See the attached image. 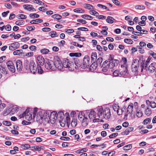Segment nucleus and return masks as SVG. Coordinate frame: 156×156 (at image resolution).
Returning <instances> with one entry per match:
<instances>
[{
	"label": "nucleus",
	"instance_id": "6e6d98bb",
	"mask_svg": "<svg viewBox=\"0 0 156 156\" xmlns=\"http://www.w3.org/2000/svg\"><path fill=\"white\" fill-rule=\"evenodd\" d=\"M2 123L4 125L7 126H9L12 124L11 122L7 121H3L2 122Z\"/></svg>",
	"mask_w": 156,
	"mask_h": 156
},
{
	"label": "nucleus",
	"instance_id": "a211bd4d",
	"mask_svg": "<svg viewBox=\"0 0 156 156\" xmlns=\"http://www.w3.org/2000/svg\"><path fill=\"white\" fill-rule=\"evenodd\" d=\"M97 115L99 118L103 119V110L102 108L98 109Z\"/></svg>",
	"mask_w": 156,
	"mask_h": 156
},
{
	"label": "nucleus",
	"instance_id": "bb28decb",
	"mask_svg": "<svg viewBox=\"0 0 156 156\" xmlns=\"http://www.w3.org/2000/svg\"><path fill=\"white\" fill-rule=\"evenodd\" d=\"M114 20L115 21V20L113 17L111 16H108L107 17L106 20V22L108 23L112 24L114 22Z\"/></svg>",
	"mask_w": 156,
	"mask_h": 156
},
{
	"label": "nucleus",
	"instance_id": "58836bf2",
	"mask_svg": "<svg viewBox=\"0 0 156 156\" xmlns=\"http://www.w3.org/2000/svg\"><path fill=\"white\" fill-rule=\"evenodd\" d=\"M73 11L75 12L83 13L84 12V10L81 8H76L73 10Z\"/></svg>",
	"mask_w": 156,
	"mask_h": 156
},
{
	"label": "nucleus",
	"instance_id": "412c9836",
	"mask_svg": "<svg viewBox=\"0 0 156 156\" xmlns=\"http://www.w3.org/2000/svg\"><path fill=\"white\" fill-rule=\"evenodd\" d=\"M57 115V113L56 111H54L52 112H51L50 114V117L49 118V120H51L52 119H56Z\"/></svg>",
	"mask_w": 156,
	"mask_h": 156
},
{
	"label": "nucleus",
	"instance_id": "b1692460",
	"mask_svg": "<svg viewBox=\"0 0 156 156\" xmlns=\"http://www.w3.org/2000/svg\"><path fill=\"white\" fill-rule=\"evenodd\" d=\"M103 61V58L101 57H100L99 58H98L97 59L96 62V63L98 65H99L100 66L101 68L104 67V66H102V65H103V63L102 64H101V63Z\"/></svg>",
	"mask_w": 156,
	"mask_h": 156
},
{
	"label": "nucleus",
	"instance_id": "8fccbe9b",
	"mask_svg": "<svg viewBox=\"0 0 156 156\" xmlns=\"http://www.w3.org/2000/svg\"><path fill=\"white\" fill-rule=\"evenodd\" d=\"M151 118L146 119L144 120L143 123L144 125L147 124L149 122L151 121Z\"/></svg>",
	"mask_w": 156,
	"mask_h": 156
},
{
	"label": "nucleus",
	"instance_id": "c03bdc74",
	"mask_svg": "<svg viewBox=\"0 0 156 156\" xmlns=\"http://www.w3.org/2000/svg\"><path fill=\"white\" fill-rule=\"evenodd\" d=\"M133 127L131 126L128 127L125 130V132L126 133V135H128L129 132L133 131Z\"/></svg>",
	"mask_w": 156,
	"mask_h": 156
},
{
	"label": "nucleus",
	"instance_id": "aec40b11",
	"mask_svg": "<svg viewBox=\"0 0 156 156\" xmlns=\"http://www.w3.org/2000/svg\"><path fill=\"white\" fill-rule=\"evenodd\" d=\"M128 66H126L125 69H123V70L121 72H120V74L121 76H127L128 74Z\"/></svg>",
	"mask_w": 156,
	"mask_h": 156
},
{
	"label": "nucleus",
	"instance_id": "1a4fd4ad",
	"mask_svg": "<svg viewBox=\"0 0 156 156\" xmlns=\"http://www.w3.org/2000/svg\"><path fill=\"white\" fill-rule=\"evenodd\" d=\"M30 71L32 73L34 74L37 71V67L33 60L30 61Z\"/></svg>",
	"mask_w": 156,
	"mask_h": 156
},
{
	"label": "nucleus",
	"instance_id": "de8ad7c7",
	"mask_svg": "<svg viewBox=\"0 0 156 156\" xmlns=\"http://www.w3.org/2000/svg\"><path fill=\"white\" fill-rule=\"evenodd\" d=\"M87 151V149L86 148H83L81 149L78 150L76 151L75 152L77 154L82 153L84 152H86Z\"/></svg>",
	"mask_w": 156,
	"mask_h": 156
},
{
	"label": "nucleus",
	"instance_id": "ea45409f",
	"mask_svg": "<svg viewBox=\"0 0 156 156\" xmlns=\"http://www.w3.org/2000/svg\"><path fill=\"white\" fill-rule=\"evenodd\" d=\"M132 148V145L129 144L126 145L123 147V149L124 150H128Z\"/></svg>",
	"mask_w": 156,
	"mask_h": 156
},
{
	"label": "nucleus",
	"instance_id": "20e7f679",
	"mask_svg": "<svg viewBox=\"0 0 156 156\" xmlns=\"http://www.w3.org/2000/svg\"><path fill=\"white\" fill-rule=\"evenodd\" d=\"M90 66V58L87 55L84 56L82 63L81 68L85 69L88 68Z\"/></svg>",
	"mask_w": 156,
	"mask_h": 156
},
{
	"label": "nucleus",
	"instance_id": "c85d7f7f",
	"mask_svg": "<svg viewBox=\"0 0 156 156\" xmlns=\"http://www.w3.org/2000/svg\"><path fill=\"white\" fill-rule=\"evenodd\" d=\"M37 70L38 73L39 74H42L44 72V71L42 69L41 66L38 62H37Z\"/></svg>",
	"mask_w": 156,
	"mask_h": 156
},
{
	"label": "nucleus",
	"instance_id": "423d86ee",
	"mask_svg": "<svg viewBox=\"0 0 156 156\" xmlns=\"http://www.w3.org/2000/svg\"><path fill=\"white\" fill-rule=\"evenodd\" d=\"M7 67L9 70L12 73L15 72V68L14 65L12 61H9L6 63Z\"/></svg>",
	"mask_w": 156,
	"mask_h": 156
},
{
	"label": "nucleus",
	"instance_id": "6ab92c4d",
	"mask_svg": "<svg viewBox=\"0 0 156 156\" xmlns=\"http://www.w3.org/2000/svg\"><path fill=\"white\" fill-rule=\"evenodd\" d=\"M133 105L132 103H131L128 107L127 110V112L128 114H131L132 115L133 114Z\"/></svg>",
	"mask_w": 156,
	"mask_h": 156
},
{
	"label": "nucleus",
	"instance_id": "5701e85b",
	"mask_svg": "<svg viewBox=\"0 0 156 156\" xmlns=\"http://www.w3.org/2000/svg\"><path fill=\"white\" fill-rule=\"evenodd\" d=\"M64 118V112L62 111H60L57 114L56 118H60V120H63Z\"/></svg>",
	"mask_w": 156,
	"mask_h": 156
},
{
	"label": "nucleus",
	"instance_id": "e433bc0d",
	"mask_svg": "<svg viewBox=\"0 0 156 156\" xmlns=\"http://www.w3.org/2000/svg\"><path fill=\"white\" fill-rule=\"evenodd\" d=\"M98 66V65L97 64H95V65L94 63H92L90 66H89V68L91 70H93V71L95 70L97 67Z\"/></svg>",
	"mask_w": 156,
	"mask_h": 156
},
{
	"label": "nucleus",
	"instance_id": "4c0bfd02",
	"mask_svg": "<svg viewBox=\"0 0 156 156\" xmlns=\"http://www.w3.org/2000/svg\"><path fill=\"white\" fill-rule=\"evenodd\" d=\"M44 119L43 116V113L42 112H39L37 116V121L38 122V120L40 119Z\"/></svg>",
	"mask_w": 156,
	"mask_h": 156
},
{
	"label": "nucleus",
	"instance_id": "4d7b16f0",
	"mask_svg": "<svg viewBox=\"0 0 156 156\" xmlns=\"http://www.w3.org/2000/svg\"><path fill=\"white\" fill-rule=\"evenodd\" d=\"M27 29L28 31H32L35 30V27L33 26H28L26 28Z\"/></svg>",
	"mask_w": 156,
	"mask_h": 156
},
{
	"label": "nucleus",
	"instance_id": "6e6552de",
	"mask_svg": "<svg viewBox=\"0 0 156 156\" xmlns=\"http://www.w3.org/2000/svg\"><path fill=\"white\" fill-rule=\"evenodd\" d=\"M103 119H108L111 116V112L110 109L106 108L103 110Z\"/></svg>",
	"mask_w": 156,
	"mask_h": 156
},
{
	"label": "nucleus",
	"instance_id": "473e14b6",
	"mask_svg": "<svg viewBox=\"0 0 156 156\" xmlns=\"http://www.w3.org/2000/svg\"><path fill=\"white\" fill-rule=\"evenodd\" d=\"M43 21V20L42 19H36L31 21L30 22V23L32 24H35L37 23H35V22H38V23H41Z\"/></svg>",
	"mask_w": 156,
	"mask_h": 156
},
{
	"label": "nucleus",
	"instance_id": "0e129e2a",
	"mask_svg": "<svg viewBox=\"0 0 156 156\" xmlns=\"http://www.w3.org/2000/svg\"><path fill=\"white\" fill-rule=\"evenodd\" d=\"M84 5L86 6L85 8L88 9H91V7H93L92 5L90 4H85Z\"/></svg>",
	"mask_w": 156,
	"mask_h": 156
},
{
	"label": "nucleus",
	"instance_id": "09e8293b",
	"mask_svg": "<svg viewBox=\"0 0 156 156\" xmlns=\"http://www.w3.org/2000/svg\"><path fill=\"white\" fill-rule=\"evenodd\" d=\"M145 113L146 115L148 116L151 114V111L149 108H147L145 111Z\"/></svg>",
	"mask_w": 156,
	"mask_h": 156
},
{
	"label": "nucleus",
	"instance_id": "e2e57ef3",
	"mask_svg": "<svg viewBox=\"0 0 156 156\" xmlns=\"http://www.w3.org/2000/svg\"><path fill=\"white\" fill-rule=\"evenodd\" d=\"M119 74H120V71L117 70H115L113 73V75L115 76H119Z\"/></svg>",
	"mask_w": 156,
	"mask_h": 156
},
{
	"label": "nucleus",
	"instance_id": "c9c22d12",
	"mask_svg": "<svg viewBox=\"0 0 156 156\" xmlns=\"http://www.w3.org/2000/svg\"><path fill=\"white\" fill-rule=\"evenodd\" d=\"M97 58V53L96 52H93L91 54V58L92 62L94 63V61L96 60Z\"/></svg>",
	"mask_w": 156,
	"mask_h": 156
},
{
	"label": "nucleus",
	"instance_id": "f3484780",
	"mask_svg": "<svg viewBox=\"0 0 156 156\" xmlns=\"http://www.w3.org/2000/svg\"><path fill=\"white\" fill-rule=\"evenodd\" d=\"M23 8L27 10L30 11L33 10V11H35V9L33 7V6L30 5H23Z\"/></svg>",
	"mask_w": 156,
	"mask_h": 156
},
{
	"label": "nucleus",
	"instance_id": "338daca9",
	"mask_svg": "<svg viewBox=\"0 0 156 156\" xmlns=\"http://www.w3.org/2000/svg\"><path fill=\"white\" fill-rule=\"evenodd\" d=\"M77 22L81 23L83 24H85L87 23L86 20L83 19H78L77 20Z\"/></svg>",
	"mask_w": 156,
	"mask_h": 156
},
{
	"label": "nucleus",
	"instance_id": "dca6fc26",
	"mask_svg": "<svg viewBox=\"0 0 156 156\" xmlns=\"http://www.w3.org/2000/svg\"><path fill=\"white\" fill-rule=\"evenodd\" d=\"M156 63L153 62L151 63L148 67V70L151 73H153L156 69Z\"/></svg>",
	"mask_w": 156,
	"mask_h": 156
},
{
	"label": "nucleus",
	"instance_id": "49530a36",
	"mask_svg": "<svg viewBox=\"0 0 156 156\" xmlns=\"http://www.w3.org/2000/svg\"><path fill=\"white\" fill-rule=\"evenodd\" d=\"M124 41L125 43L129 44H132L133 43V41L130 39L125 38L124 39Z\"/></svg>",
	"mask_w": 156,
	"mask_h": 156
},
{
	"label": "nucleus",
	"instance_id": "72a5a7b5",
	"mask_svg": "<svg viewBox=\"0 0 156 156\" xmlns=\"http://www.w3.org/2000/svg\"><path fill=\"white\" fill-rule=\"evenodd\" d=\"M51 17L58 20H60L62 18V16L61 15L57 14L52 15Z\"/></svg>",
	"mask_w": 156,
	"mask_h": 156
},
{
	"label": "nucleus",
	"instance_id": "79ce46f5",
	"mask_svg": "<svg viewBox=\"0 0 156 156\" xmlns=\"http://www.w3.org/2000/svg\"><path fill=\"white\" fill-rule=\"evenodd\" d=\"M25 23V22L23 20H20L16 21L15 24L17 25L20 26L21 25H23Z\"/></svg>",
	"mask_w": 156,
	"mask_h": 156
},
{
	"label": "nucleus",
	"instance_id": "37998d69",
	"mask_svg": "<svg viewBox=\"0 0 156 156\" xmlns=\"http://www.w3.org/2000/svg\"><path fill=\"white\" fill-rule=\"evenodd\" d=\"M29 16L31 19H34L38 18L39 17V15L36 13H31L30 14Z\"/></svg>",
	"mask_w": 156,
	"mask_h": 156
},
{
	"label": "nucleus",
	"instance_id": "9b49d317",
	"mask_svg": "<svg viewBox=\"0 0 156 156\" xmlns=\"http://www.w3.org/2000/svg\"><path fill=\"white\" fill-rule=\"evenodd\" d=\"M20 46V44L18 42H15L10 44L9 47L10 50L13 51L19 48Z\"/></svg>",
	"mask_w": 156,
	"mask_h": 156
},
{
	"label": "nucleus",
	"instance_id": "9d476101",
	"mask_svg": "<svg viewBox=\"0 0 156 156\" xmlns=\"http://www.w3.org/2000/svg\"><path fill=\"white\" fill-rule=\"evenodd\" d=\"M30 61L29 62L28 60L26 59L24 61L23 63L24 69L25 70V71L27 72H29L30 71Z\"/></svg>",
	"mask_w": 156,
	"mask_h": 156
},
{
	"label": "nucleus",
	"instance_id": "13d9d810",
	"mask_svg": "<svg viewBox=\"0 0 156 156\" xmlns=\"http://www.w3.org/2000/svg\"><path fill=\"white\" fill-rule=\"evenodd\" d=\"M31 150L33 151H40V150L39 149V146L38 147H35V146H33L30 147Z\"/></svg>",
	"mask_w": 156,
	"mask_h": 156
},
{
	"label": "nucleus",
	"instance_id": "4be33fe9",
	"mask_svg": "<svg viewBox=\"0 0 156 156\" xmlns=\"http://www.w3.org/2000/svg\"><path fill=\"white\" fill-rule=\"evenodd\" d=\"M96 113L94 111H91L89 115V117L90 119H94L96 118Z\"/></svg>",
	"mask_w": 156,
	"mask_h": 156
},
{
	"label": "nucleus",
	"instance_id": "603ef678",
	"mask_svg": "<svg viewBox=\"0 0 156 156\" xmlns=\"http://www.w3.org/2000/svg\"><path fill=\"white\" fill-rule=\"evenodd\" d=\"M97 6L103 9L107 10L108 11H109V9L108 8L106 7L105 6L101 4H98L97 5Z\"/></svg>",
	"mask_w": 156,
	"mask_h": 156
},
{
	"label": "nucleus",
	"instance_id": "0eeeda50",
	"mask_svg": "<svg viewBox=\"0 0 156 156\" xmlns=\"http://www.w3.org/2000/svg\"><path fill=\"white\" fill-rule=\"evenodd\" d=\"M53 64L58 69H61V66H59L58 65L59 63H62L61 60L59 57L57 56H55L54 58Z\"/></svg>",
	"mask_w": 156,
	"mask_h": 156
},
{
	"label": "nucleus",
	"instance_id": "5fc2aeb1",
	"mask_svg": "<svg viewBox=\"0 0 156 156\" xmlns=\"http://www.w3.org/2000/svg\"><path fill=\"white\" fill-rule=\"evenodd\" d=\"M90 14L93 15H96L97 17L98 16L99 13L98 12L94 10H91L90 11Z\"/></svg>",
	"mask_w": 156,
	"mask_h": 156
},
{
	"label": "nucleus",
	"instance_id": "7c9ffc66",
	"mask_svg": "<svg viewBox=\"0 0 156 156\" xmlns=\"http://www.w3.org/2000/svg\"><path fill=\"white\" fill-rule=\"evenodd\" d=\"M77 124V120L76 119L73 118L71 123V125L73 127H75Z\"/></svg>",
	"mask_w": 156,
	"mask_h": 156
},
{
	"label": "nucleus",
	"instance_id": "f704fd0d",
	"mask_svg": "<svg viewBox=\"0 0 156 156\" xmlns=\"http://www.w3.org/2000/svg\"><path fill=\"white\" fill-rule=\"evenodd\" d=\"M22 54H23V50L22 49L15 51L13 52V54L15 55H20Z\"/></svg>",
	"mask_w": 156,
	"mask_h": 156
},
{
	"label": "nucleus",
	"instance_id": "a18cd8bd",
	"mask_svg": "<svg viewBox=\"0 0 156 156\" xmlns=\"http://www.w3.org/2000/svg\"><path fill=\"white\" fill-rule=\"evenodd\" d=\"M20 147L23 149H27L30 147V145L28 144H22Z\"/></svg>",
	"mask_w": 156,
	"mask_h": 156
},
{
	"label": "nucleus",
	"instance_id": "2f4dec72",
	"mask_svg": "<svg viewBox=\"0 0 156 156\" xmlns=\"http://www.w3.org/2000/svg\"><path fill=\"white\" fill-rule=\"evenodd\" d=\"M69 56L71 57H79L81 56V53L79 52L71 53L69 54Z\"/></svg>",
	"mask_w": 156,
	"mask_h": 156
},
{
	"label": "nucleus",
	"instance_id": "393cba45",
	"mask_svg": "<svg viewBox=\"0 0 156 156\" xmlns=\"http://www.w3.org/2000/svg\"><path fill=\"white\" fill-rule=\"evenodd\" d=\"M29 111V109L27 108V109L26 111L23 113L25 115V118L28 121L32 119V115H30V117H29V118L27 119V117H28V114Z\"/></svg>",
	"mask_w": 156,
	"mask_h": 156
},
{
	"label": "nucleus",
	"instance_id": "f257e3e1",
	"mask_svg": "<svg viewBox=\"0 0 156 156\" xmlns=\"http://www.w3.org/2000/svg\"><path fill=\"white\" fill-rule=\"evenodd\" d=\"M119 63V61L117 59H115L112 61L110 59L108 58L103 62V65L104 67L102 68V70L103 72H107L109 69L113 68L114 66H117Z\"/></svg>",
	"mask_w": 156,
	"mask_h": 156
},
{
	"label": "nucleus",
	"instance_id": "7ed1b4c3",
	"mask_svg": "<svg viewBox=\"0 0 156 156\" xmlns=\"http://www.w3.org/2000/svg\"><path fill=\"white\" fill-rule=\"evenodd\" d=\"M139 65V61L137 59H135L133 60L131 65V70L132 72L135 73L136 76L138 74Z\"/></svg>",
	"mask_w": 156,
	"mask_h": 156
},
{
	"label": "nucleus",
	"instance_id": "f8f14e48",
	"mask_svg": "<svg viewBox=\"0 0 156 156\" xmlns=\"http://www.w3.org/2000/svg\"><path fill=\"white\" fill-rule=\"evenodd\" d=\"M16 66L18 72H21L22 71L23 66L22 62L20 60H17L16 62Z\"/></svg>",
	"mask_w": 156,
	"mask_h": 156
},
{
	"label": "nucleus",
	"instance_id": "4468645a",
	"mask_svg": "<svg viewBox=\"0 0 156 156\" xmlns=\"http://www.w3.org/2000/svg\"><path fill=\"white\" fill-rule=\"evenodd\" d=\"M74 63L76 66H76L75 67V68L76 69H77V68L80 67H81V68L82 63H81L78 58H74Z\"/></svg>",
	"mask_w": 156,
	"mask_h": 156
},
{
	"label": "nucleus",
	"instance_id": "cd10ccee",
	"mask_svg": "<svg viewBox=\"0 0 156 156\" xmlns=\"http://www.w3.org/2000/svg\"><path fill=\"white\" fill-rule=\"evenodd\" d=\"M43 116L44 119H48L47 121H48L49 120V118L50 117L49 112L48 111L44 112L43 114Z\"/></svg>",
	"mask_w": 156,
	"mask_h": 156
},
{
	"label": "nucleus",
	"instance_id": "680f3d73",
	"mask_svg": "<svg viewBox=\"0 0 156 156\" xmlns=\"http://www.w3.org/2000/svg\"><path fill=\"white\" fill-rule=\"evenodd\" d=\"M1 73L3 74H8V71L7 70V69H6V68H5L4 67H3L2 68V70Z\"/></svg>",
	"mask_w": 156,
	"mask_h": 156
},
{
	"label": "nucleus",
	"instance_id": "774afa93",
	"mask_svg": "<svg viewBox=\"0 0 156 156\" xmlns=\"http://www.w3.org/2000/svg\"><path fill=\"white\" fill-rule=\"evenodd\" d=\"M10 113V110L9 108H7L3 112V115L4 116H6L9 114Z\"/></svg>",
	"mask_w": 156,
	"mask_h": 156
},
{
	"label": "nucleus",
	"instance_id": "052dcab7",
	"mask_svg": "<svg viewBox=\"0 0 156 156\" xmlns=\"http://www.w3.org/2000/svg\"><path fill=\"white\" fill-rule=\"evenodd\" d=\"M136 115L137 117L139 118L140 117L142 116L143 113L141 111L139 110V111H137L136 113Z\"/></svg>",
	"mask_w": 156,
	"mask_h": 156
},
{
	"label": "nucleus",
	"instance_id": "39448f33",
	"mask_svg": "<svg viewBox=\"0 0 156 156\" xmlns=\"http://www.w3.org/2000/svg\"><path fill=\"white\" fill-rule=\"evenodd\" d=\"M44 64L45 67L47 69L53 70V62L51 60L46 58Z\"/></svg>",
	"mask_w": 156,
	"mask_h": 156
},
{
	"label": "nucleus",
	"instance_id": "ddd939ff",
	"mask_svg": "<svg viewBox=\"0 0 156 156\" xmlns=\"http://www.w3.org/2000/svg\"><path fill=\"white\" fill-rule=\"evenodd\" d=\"M139 62L140 63L141 67V72H142L143 69H145L147 68L148 65L146 63H145V60H142L141 58L139 59Z\"/></svg>",
	"mask_w": 156,
	"mask_h": 156
},
{
	"label": "nucleus",
	"instance_id": "f03ea898",
	"mask_svg": "<svg viewBox=\"0 0 156 156\" xmlns=\"http://www.w3.org/2000/svg\"><path fill=\"white\" fill-rule=\"evenodd\" d=\"M63 67L68 68L70 71L74 69V65L73 62L68 59H64L63 61Z\"/></svg>",
	"mask_w": 156,
	"mask_h": 156
},
{
	"label": "nucleus",
	"instance_id": "69168bd1",
	"mask_svg": "<svg viewBox=\"0 0 156 156\" xmlns=\"http://www.w3.org/2000/svg\"><path fill=\"white\" fill-rule=\"evenodd\" d=\"M38 9L40 11L44 12L47 10V9L45 8L44 7L42 6L39 8Z\"/></svg>",
	"mask_w": 156,
	"mask_h": 156
},
{
	"label": "nucleus",
	"instance_id": "bf43d9fd",
	"mask_svg": "<svg viewBox=\"0 0 156 156\" xmlns=\"http://www.w3.org/2000/svg\"><path fill=\"white\" fill-rule=\"evenodd\" d=\"M132 34H133L136 35L137 36H142L143 34H144V33H142L141 32H139L136 31H133Z\"/></svg>",
	"mask_w": 156,
	"mask_h": 156
},
{
	"label": "nucleus",
	"instance_id": "a19ab883",
	"mask_svg": "<svg viewBox=\"0 0 156 156\" xmlns=\"http://www.w3.org/2000/svg\"><path fill=\"white\" fill-rule=\"evenodd\" d=\"M40 51L41 53L43 54H47L49 52V51L48 49L45 48L42 49L40 50Z\"/></svg>",
	"mask_w": 156,
	"mask_h": 156
},
{
	"label": "nucleus",
	"instance_id": "864d4df0",
	"mask_svg": "<svg viewBox=\"0 0 156 156\" xmlns=\"http://www.w3.org/2000/svg\"><path fill=\"white\" fill-rule=\"evenodd\" d=\"M135 8L137 9L143 10L145 9L144 6L141 5H137L135 6Z\"/></svg>",
	"mask_w": 156,
	"mask_h": 156
},
{
	"label": "nucleus",
	"instance_id": "c756f323",
	"mask_svg": "<svg viewBox=\"0 0 156 156\" xmlns=\"http://www.w3.org/2000/svg\"><path fill=\"white\" fill-rule=\"evenodd\" d=\"M78 117L80 121H81L83 119L84 117H85L84 113L82 112H80L78 115Z\"/></svg>",
	"mask_w": 156,
	"mask_h": 156
},
{
	"label": "nucleus",
	"instance_id": "2eb2a0df",
	"mask_svg": "<svg viewBox=\"0 0 156 156\" xmlns=\"http://www.w3.org/2000/svg\"><path fill=\"white\" fill-rule=\"evenodd\" d=\"M37 59L38 62L39 64L41 66H43L44 64L45 59H44L43 57L41 55H39L37 57Z\"/></svg>",
	"mask_w": 156,
	"mask_h": 156
},
{
	"label": "nucleus",
	"instance_id": "a878e982",
	"mask_svg": "<svg viewBox=\"0 0 156 156\" xmlns=\"http://www.w3.org/2000/svg\"><path fill=\"white\" fill-rule=\"evenodd\" d=\"M88 118L87 117H84L83 119L82 120V125L83 126L85 127L87 126L88 124Z\"/></svg>",
	"mask_w": 156,
	"mask_h": 156
},
{
	"label": "nucleus",
	"instance_id": "3c124183",
	"mask_svg": "<svg viewBox=\"0 0 156 156\" xmlns=\"http://www.w3.org/2000/svg\"><path fill=\"white\" fill-rule=\"evenodd\" d=\"M50 33L51 34L50 36L51 37H54L58 36V35H57L56 32L54 31H52L50 32Z\"/></svg>",
	"mask_w": 156,
	"mask_h": 156
}]
</instances>
